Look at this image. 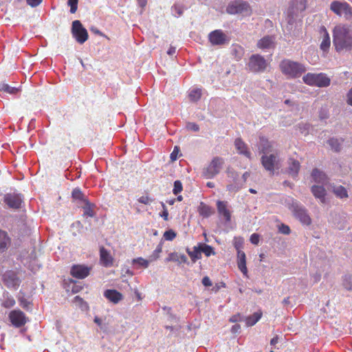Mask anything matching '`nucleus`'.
Masks as SVG:
<instances>
[{"label":"nucleus","instance_id":"obj_50","mask_svg":"<svg viewBox=\"0 0 352 352\" xmlns=\"http://www.w3.org/2000/svg\"><path fill=\"white\" fill-rule=\"evenodd\" d=\"M278 230L280 233L284 234H289L290 233L289 227L285 224H281L278 228Z\"/></svg>","mask_w":352,"mask_h":352},{"label":"nucleus","instance_id":"obj_13","mask_svg":"<svg viewBox=\"0 0 352 352\" xmlns=\"http://www.w3.org/2000/svg\"><path fill=\"white\" fill-rule=\"evenodd\" d=\"M9 318L12 324L16 327H20L24 325L27 322V318L20 310H13L9 314Z\"/></svg>","mask_w":352,"mask_h":352},{"label":"nucleus","instance_id":"obj_12","mask_svg":"<svg viewBox=\"0 0 352 352\" xmlns=\"http://www.w3.org/2000/svg\"><path fill=\"white\" fill-rule=\"evenodd\" d=\"M208 40L212 45H223L229 43L230 38L221 30H215L208 34Z\"/></svg>","mask_w":352,"mask_h":352},{"label":"nucleus","instance_id":"obj_26","mask_svg":"<svg viewBox=\"0 0 352 352\" xmlns=\"http://www.w3.org/2000/svg\"><path fill=\"white\" fill-rule=\"evenodd\" d=\"M166 261H173L178 264L187 263L188 258L184 254H179L178 252H172L168 254V257L166 258Z\"/></svg>","mask_w":352,"mask_h":352},{"label":"nucleus","instance_id":"obj_47","mask_svg":"<svg viewBox=\"0 0 352 352\" xmlns=\"http://www.w3.org/2000/svg\"><path fill=\"white\" fill-rule=\"evenodd\" d=\"M78 0H68V5L70 6V12L75 13L78 8Z\"/></svg>","mask_w":352,"mask_h":352},{"label":"nucleus","instance_id":"obj_10","mask_svg":"<svg viewBox=\"0 0 352 352\" xmlns=\"http://www.w3.org/2000/svg\"><path fill=\"white\" fill-rule=\"evenodd\" d=\"M72 34L76 41L80 44L84 43L88 39L87 31L78 20L73 21Z\"/></svg>","mask_w":352,"mask_h":352},{"label":"nucleus","instance_id":"obj_54","mask_svg":"<svg viewBox=\"0 0 352 352\" xmlns=\"http://www.w3.org/2000/svg\"><path fill=\"white\" fill-rule=\"evenodd\" d=\"M27 3L32 8L38 6L43 0H26Z\"/></svg>","mask_w":352,"mask_h":352},{"label":"nucleus","instance_id":"obj_2","mask_svg":"<svg viewBox=\"0 0 352 352\" xmlns=\"http://www.w3.org/2000/svg\"><path fill=\"white\" fill-rule=\"evenodd\" d=\"M333 45L338 53L352 50V28L347 24L339 23L333 30Z\"/></svg>","mask_w":352,"mask_h":352},{"label":"nucleus","instance_id":"obj_40","mask_svg":"<svg viewBox=\"0 0 352 352\" xmlns=\"http://www.w3.org/2000/svg\"><path fill=\"white\" fill-rule=\"evenodd\" d=\"M172 14L175 17L180 16L184 12V8L179 4H175L171 8Z\"/></svg>","mask_w":352,"mask_h":352},{"label":"nucleus","instance_id":"obj_48","mask_svg":"<svg viewBox=\"0 0 352 352\" xmlns=\"http://www.w3.org/2000/svg\"><path fill=\"white\" fill-rule=\"evenodd\" d=\"M15 304V300L12 297H8L3 302V306L6 307V308H9V307H11L12 306H14Z\"/></svg>","mask_w":352,"mask_h":352},{"label":"nucleus","instance_id":"obj_52","mask_svg":"<svg viewBox=\"0 0 352 352\" xmlns=\"http://www.w3.org/2000/svg\"><path fill=\"white\" fill-rule=\"evenodd\" d=\"M19 300L20 305L23 308L27 309H29L30 302L28 300L25 299L23 297H19Z\"/></svg>","mask_w":352,"mask_h":352},{"label":"nucleus","instance_id":"obj_17","mask_svg":"<svg viewBox=\"0 0 352 352\" xmlns=\"http://www.w3.org/2000/svg\"><path fill=\"white\" fill-rule=\"evenodd\" d=\"M258 48L265 50L274 47V38L271 36H265L258 41L256 44Z\"/></svg>","mask_w":352,"mask_h":352},{"label":"nucleus","instance_id":"obj_58","mask_svg":"<svg viewBox=\"0 0 352 352\" xmlns=\"http://www.w3.org/2000/svg\"><path fill=\"white\" fill-rule=\"evenodd\" d=\"M346 103L349 105L352 106V87L346 94Z\"/></svg>","mask_w":352,"mask_h":352},{"label":"nucleus","instance_id":"obj_44","mask_svg":"<svg viewBox=\"0 0 352 352\" xmlns=\"http://www.w3.org/2000/svg\"><path fill=\"white\" fill-rule=\"evenodd\" d=\"M85 205L83 206L84 208V215L92 217L94 216V212L91 208V206L88 201H85L84 203Z\"/></svg>","mask_w":352,"mask_h":352},{"label":"nucleus","instance_id":"obj_61","mask_svg":"<svg viewBox=\"0 0 352 352\" xmlns=\"http://www.w3.org/2000/svg\"><path fill=\"white\" fill-rule=\"evenodd\" d=\"M240 325L239 324H234L232 327V329H231V331L233 333H236L239 331V329H240Z\"/></svg>","mask_w":352,"mask_h":352},{"label":"nucleus","instance_id":"obj_42","mask_svg":"<svg viewBox=\"0 0 352 352\" xmlns=\"http://www.w3.org/2000/svg\"><path fill=\"white\" fill-rule=\"evenodd\" d=\"M329 145L335 151H339L341 148V144L339 140L336 138H331L328 141Z\"/></svg>","mask_w":352,"mask_h":352},{"label":"nucleus","instance_id":"obj_43","mask_svg":"<svg viewBox=\"0 0 352 352\" xmlns=\"http://www.w3.org/2000/svg\"><path fill=\"white\" fill-rule=\"evenodd\" d=\"M76 306H78L82 310H85L88 308L87 304L78 296H76L73 300Z\"/></svg>","mask_w":352,"mask_h":352},{"label":"nucleus","instance_id":"obj_49","mask_svg":"<svg viewBox=\"0 0 352 352\" xmlns=\"http://www.w3.org/2000/svg\"><path fill=\"white\" fill-rule=\"evenodd\" d=\"M182 190V184L180 181L177 180L174 182L173 193L177 195Z\"/></svg>","mask_w":352,"mask_h":352},{"label":"nucleus","instance_id":"obj_63","mask_svg":"<svg viewBox=\"0 0 352 352\" xmlns=\"http://www.w3.org/2000/svg\"><path fill=\"white\" fill-rule=\"evenodd\" d=\"M175 52H176V49H175V47H170L168 49V50L167 53H168V54H169V55H173V54H174L175 53Z\"/></svg>","mask_w":352,"mask_h":352},{"label":"nucleus","instance_id":"obj_39","mask_svg":"<svg viewBox=\"0 0 352 352\" xmlns=\"http://www.w3.org/2000/svg\"><path fill=\"white\" fill-rule=\"evenodd\" d=\"M0 91L8 93L10 94H15L18 89L15 87H12L8 84L1 83L0 85Z\"/></svg>","mask_w":352,"mask_h":352},{"label":"nucleus","instance_id":"obj_45","mask_svg":"<svg viewBox=\"0 0 352 352\" xmlns=\"http://www.w3.org/2000/svg\"><path fill=\"white\" fill-rule=\"evenodd\" d=\"M343 287L347 290H352V278L350 276H345L342 280Z\"/></svg>","mask_w":352,"mask_h":352},{"label":"nucleus","instance_id":"obj_6","mask_svg":"<svg viewBox=\"0 0 352 352\" xmlns=\"http://www.w3.org/2000/svg\"><path fill=\"white\" fill-rule=\"evenodd\" d=\"M330 10L344 20L352 21V7L345 1H333L330 4Z\"/></svg>","mask_w":352,"mask_h":352},{"label":"nucleus","instance_id":"obj_22","mask_svg":"<svg viewBox=\"0 0 352 352\" xmlns=\"http://www.w3.org/2000/svg\"><path fill=\"white\" fill-rule=\"evenodd\" d=\"M100 263L104 267H110L113 265V258L110 252L105 248H101L100 250Z\"/></svg>","mask_w":352,"mask_h":352},{"label":"nucleus","instance_id":"obj_27","mask_svg":"<svg viewBox=\"0 0 352 352\" xmlns=\"http://www.w3.org/2000/svg\"><path fill=\"white\" fill-rule=\"evenodd\" d=\"M217 206L219 213L224 217L226 221H230L231 216L229 210L227 209L226 202L218 201Z\"/></svg>","mask_w":352,"mask_h":352},{"label":"nucleus","instance_id":"obj_19","mask_svg":"<svg viewBox=\"0 0 352 352\" xmlns=\"http://www.w3.org/2000/svg\"><path fill=\"white\" fill-rule=\"evenodd\" d=\"M237 265L239 270L245 277H248V269L246 267V256L244 252L238 250L237 252Z\"/></svg>","mask_w":352,"mask_h":352},{"label":"nucleus","instance_id":"obj_21","mask_svg":"<svg viewBox=\"0 0 352 352\" xmlns=\"http://www.w3.org/2000/svg\"><path fill=\"white\" fill-rule=\"evenodd\" d=\"M234 146L238 153L244 155L248 159H251V153L248 150L246 144L240 138H237L234 141Z\"/></svg>","mask_w":352,"mask_h":352},{"label":"nucleus","instance_id":"obj_31","mask_svg":"<svg viewBox=\"0 0 352 352\" xmlns=\"http://www.w3.org/2000/svg\"><path fill=\"white\" fill-rule=\"evenodd\" d=\"M198 211L199 214L204 217H208L212 214L211 208L203 202H201L199 206Z\"/></svg>","mask_w":352,"mask_h":352},{"label":"nucleus","instance_id":"obj_64","mask_svg":"<svg viewBox=\"0 0 352 352\" xmlns=\"http://www.w3.org/2000/svg\"><path fill=\"white\" fill-rule=\"evenodd\" d=\"M94 322L96 323L98 326H101L102 324V320L98 317H95L94 318Z\"/></svg>","mask_w":352,"mask_h":352},{"label":"nucleus","instance_id":"obj_25","mask_svg":"<svg viewBox=\"0 0 352 352\" xmlns=\"http://www.w3.org/2000/svg\"><path fill=\"white\" fill-rule=\"evenodd\" d=\"M321 34L322 35V41L320 43V49L324 52H326L329 49V47L331 45V40L329 33L327 32V30L324 28H322L321 29Z\"/></svg>","mask_w":352,"mask_h":352},{"label":"nucleus","instance_id":"obj_51","mask_svg":"<svg viewBox=\"0 0 352 352\" xmlns=\"http://www.w3.org/2000/svg\"><path fill=\"white\" fill-rule=\"evenodd\" d=\"M186 128H187V129L193 131H198L199 129V126L194 122H188L186 124Z\"/></svg>","mask_w":352,"mask_h":352},{"label":"nucleus","instance_id":"obj_18","mask_svg":"<svg viewBox=\"0 0 352 352\" xmlns=\"http://www.w3.org/2000/svg\"><path fill=\"white\" fill-rule=\"evenodd\" d=\"M249 175H250L248 172L244 173L241 176L239 175V182H236V184L235 186H234L233 184H228L226 187L227 190L231 193H235L239 191L246 182Z\"/></svg>","mask_w":352,"mask_h":352},{"label":"nucleus","instance_id":"obj_11","mask_svg":"<svg viewBox=\"0 0 352 352\" xmlns=\"http://www.w3.org/2000/svg\"><path fill=\"white\" fill-rule=\"evenodd\" d=\"M228 13L230 14H241L248 15L251 12L250 6L243 1H236L230 3L226 9Z\"/></svg>","mask_w":352,"mask_h":352},{"label":"nucleus","instance_id":"obj_15","mask_svg":"<svg viewBox=\"0 0 352 352\" xmlns=\"http://www.w3.org/2000/svg\"><path fill=\"white\" fill-rule=\"evenodd\" d=\"M90 268L80 265H74L71 269V274L78 278H85L89 274Z\"/></svg>","mask_w":352,"mask_h":352},{"label":"nucleus","instance_id":"obj_57","mask_svg":"<svg viewBox=\"0 0 352 352\" xmlns=\"http://www.w3.org/2000/svg\"><path fill=\"white\" fill-rule=\"evenodd\" d=\"M178 152H179V148L177 146H175L174 148L173 151L170 153V156L172 161H175L177 160Z\"/></svg>","mask_w":352,"mask_h":352},{"label":"nucleus","instance_id":"obj_38","mask_svg":"<svg viewBox=\"0 0 352 352\" xmlns=\"http://www.w3.org/2000/svg\"><path fill=\"white\" fill-rule=\"evenodd\" d=\"M201 96V90L200 89H193L189 93V98L191 101L196 102Z\"/></svg>","mask_w":352,"mask_h":352},{"label":"nucleus","instance_id":"obj_14","mask_svg":"<svg viewBox=\"0 0 352 352\" xmlns=\"http://www.w3.org/2000/svg\"><path fill=\"white\" fill-rule=\"evenodd\" d=\"M4 201L10 208H19L22 203V198L20 195L7 194Z\"/></svg>","mask_w":352,"mask_h":352},{"label":"nucleus","instance_id":"obj_35","mask_svg":"<svg viewBox=\"0 0 352 352\" xmlns=\"http://www.w3.org/2000/svg\"><path fill=\"white\" fill-rule=\"evenodd\" d=\"M163 240L162 239L155 250L150 255L149 258L151 261H156L159 257L160 253L162 252Z\"/></svg>","mask_w":352,"mask_h":352},{"label":"nucleus","instance_id":"obj_7","mask_svg":"<svg viewBox=\"0 0 352 352\" xmlns=\"http://www.w3.org/2000/svg\"><path fill=\"white\" fill-rule=\"evenodd\" d=\"M224 162L221 157H216L204 168L203 175L206 179L214 178L221 170Z\"/></svg>","mask_w":352,"mask_h":352},{"label":"nucleus","instance_id":"obj_56","mask_svg":"<svg viewBox=\"0 0 352 352\" xmlns=\"http://www.w3.org/2000/svg\"><path fill=\"white\" fill-rule=\"evenodd\" d=\"M138 201H139V202L146 204V205L150 204L151 201V199L148 197H146V196H142V197H140Z\"/></svg>","mask_w":352,"mask_h":352},{"label":"nucleus","instance_id":"obj_62","mask_svg":"<svg viewBox=\"0 0 352 352\" xmlns=\"http://www.w3.org/2000/svg\"><path fill=\"white\" fill-rule=\"evenodd\" d=\"M138 1V5L141 7V8H144L147 3V0H137Z\"/></svg>","mask_w":352,"mask_h":352},{"label":"nucleus","instance_id":"obj_55","mask_svg":"<svg viewBox=\"0 0 352 352\" xmlns=\"http://www.w3.org/2000/svg\"><path fill=\"white\" fill-rule=\"evenodd\" d=\"M250 241L252 243L256 245L259 242V236L257 234H252L250 236Z\"/></svg>","mask_w":352,"mask_h":352},{"label":"nucleus","instance_id":"obj_24","mask_svg":"<svg viewBox=\"0 0 352 352\" xmlns=\"http://www.w3.org/2000/svg\"><path fill=\"white\" fill-rule=\"evenodd\" d=\"M10 238L7 232L0 229V253L4 252L10 245Z\"/></svg>","mask_w":352,"mask_h":352},{"label":"nucleus","instance_id":"obj_5","mask_svg":"<svg viewBox=\"0 0 352 352\" xmlns=\"http://www.w3.org/2000/svg\"><path fill=\"white\" fill-rule=\"evenodd\" d=\"M302 80L309 86L318 87H327L331 83V79L324 73H308L302 77Z\"/></svg>","mask_w":352,"mask_h":352},{"label":"nucleus","instance_id":"obj_32","mask_svg":"<svg viewBox=\"0 0 352 352\" xmlns=\"http://www.w3.org/2000/svg\"><path fill=\"white\" fill-rule=\"evenodd\" d=\"M151 262V261H150L149 258H148V259H144L142 257H138V258H134L132 261V263L133 265H137L138 267H144V268H147Z\"/></svg>","mask_w":352,"mask_h":352},{"label":"nucleus","instance_id":"obj_9","mask_svg":"<svg viewBox=\"0 0 352 352\" xmlns=\"http://www.w3.org/2000/svg\"><path fill=\"white\" fill-rule=\"evenodd\" d=\"M306 8L305 0H293L287 10V21L289 25H292L299 12Z\"/></svg>","mask_w":352,"mask_h":352},{"label":"nucleus","instance_id":"obj_46","mask_svg":"<svg viewBox=\"0 0 352 352\" xmlns=\"http://www.w3.org/2000/svg\"><path fill=\"white\" fill-rule=\"evenodd\" d=\"M177 236V234L173 230H168L164 233L163 237L166 241H173Z\"/></svg>","mask_w":352,"mask_h":352},{"label":"nucleus","instance_id":"obj_4","mask_svg":"<svg viewBox=\"0 0 352 352\" xmlns=\"http://www.w3.org/2000/svg\"><path fill=\"white\" fill-rule=\"evenodd\" d=\"M280 68L284 74L291 78L298 77L306 70L302 65L288 59L280 63Z\"/></svg>","mask_w":352,"mask_h":352},{"label":"nucleus","instance_id":"obj_34","mask_svg":"<svg viewBox=\"0 0 352 352\" xmlns=\"http://www.w3.org/2000/svg\"><path fill=\"white\" fill-rule=\"evenodd\" d=\"M201 253H204L206 256H210V255H214L215 254L213 248L205 243H199Z\"/></svg>","mask_w":352,"mask_h":352},{"label":"nucleus","instance_id":"obj_30","mask_svg":"<svg viewBox=\"0 0 352 352\" xmlns=\"http://www.w3.org/2000/svg\"><path fill=\"white\" fill-rule=\"evenodd\" d=\"M187 253L191 258L192 262H195L197 260L200 259L201 257V253L199 243L197 245L193 247L192 250H190L188 248L186 250Z\"/></svg>","mask_w":352,"mask_h":352},{"label":"nucleus","instance_id":"obj_36","mask_svg":"<svg viewBox=\"0 0 352 352\" xmlns=\"http://www.w3.org/2000/svg\"><path fill=\"white\" fill-rule=\"evenodd\" d=\"M228 184H233L234 186L236 184V182H239V175L232 170L228 169Z\"/></svg>","mask_w":352,"mask_h":352},{"label":"nucleus","instance_id":"obj_28","mask_svg":"<svg viewBox=\"0 0 352 352\" xmlns=\"http://www.w3.org/2000/svg\"><path fill=\"white\" fill-rule=\"evenodd\" d=\"M311 192L316 198L320 199V201L322 203L324 202L326 192H325V190H324V187L322 185L321 186H317V185L313 186L311 187Z\"/></svg>","mask_w":352,"mask_h":352},{"label":"nucleus","instance_id":"obj_29","mask_svg":"<svg viewBox=\"0 0 352 352\" xmlns=\"http://www.w3.org/2000/svg\"><path fill=\"white\" fill-rule=\"evenodd\" d=\"M288 163H289V166H288L289 174L293 177H296L298 173L300 166L299 162L296 160H294V159H289Z\"/></svg>","mask_w":352,"mask_h":352},{"label":"nucleus","instance_id":"obj_20","mask_svg":"<svg viewBox=\"0 0 352 352\" xmlns=\"http://www.w3.org/2000/svg\"><path fill=\"white\" fill-rule=\"evenodd\" d=\"M104 296L109 301L114 304L118 303L123 298L122 294L115 289H107L104 292Z\"/></svg>","mask_w":352,"mask_h":352},{"label":"nucleus","instance_id":"obj_59","mask_svg":"<svg viewBox=\"0 0 352 352\" xmlns=\"http://www.w3.org/2000/svg\"><path fill=\"white\" fill-rule=\"evenodd\" d=\"M202 284L204 286L208 287L212 285V282L208 276H205L202 279Z\"/></svg>","mask_w":352,"mask_h":352},{"label":"nucleus","instance_id":"obj_3","mask_svg":"<svg viewBox=\"0 0 352 352\" xmlns=\"http://www.w3.org/2000/svg\"><path fill=\"white\" fill-rule=\"evenodd\" d=\"M287 206L293 212L296 218H297L302 224L306 226L311 224V219L309 216L307 210L298 201L293 199H289L287 200Z\"/></svg>","mask_w":352,"mask_h":352},{"label":"nucleus","instance_id":"obj_33","mask_svg":"<svg viewBox=\"0 0 352 352\" xmlns=\"http://www.w3.org/2000/svg\"><path fill=\"white\" fill-rule=\"evenodd\" d=\"M333 191L335 195L340 198H346L348 197L346 190L342 186H333Z\"/></svg>","mask_w":352,"mask_h":352},{"label":"nucleus","instance_id":"obj_16","mask_svg":"<svg viewBox=\"0 0 352 352\" xmlns=\"http://www.w3.org/2000/svg\"><path fill=\"white\" fill-rule=\"evenodd\" d=\"M5 284L10 288H15L20 284V280L13 272H8L3 275Z\"/></svg>","mask_w":352,"mask_h":352},{"label":"nucleus","instance_id":"obj_1","mask_svg":"<svg viewBox=\"0 0 352 352\" xmlns=\"http://www.w3.org/2000/svg\"><path fill=\"white\" fill-rule=\"evenodd\" d=\"M260 148L263 153L261 163L265 169L271 175L274 174L275 170L282 167L283 160L279 152L274 146V144L267 139H260Z\"/></svg>","mask_w":352,"mask_h":352},{"label":"nucleus","instance_id":"obj_8","mask_svg":"<svg viewBox=\"0 0 352 352\" xmlns=\"http://www.w3.org/2000/svg\"><path fill=\"white\" fill-rule=\"evenodd\" d=\"M269 63L260 54H253L250 56L248 67L255 73L263 72L267 67Z\"/></svg>","mask_w":352,"mask_h":352},{"label":"nucleus","instance_id":"obj_60","mask_svg":"<svg viewBox=\"0 0 352 352\" xmlns=\"http://www.w3.org/2000/svg\"><path fill=\"white\" fill-rule=\"evenodd\" d=\"M162 206L164 208V211L161 216L164 218V220L166 221V220H168V213L167 210L165 208L164 204H162Z\"/></svg>","mask_w":352,"mask_h":352},{"label":"nucleus","instance_id":"obj_37","mask_svg":"<svg viewBox=\"0 0 352 352\" xmlns=\"http://www.w3.org/2000/svg\"><path fill=\"white\" fill-rule=\"evenodd\" d=\"M261 317V313H254L252 316L246 318V324L250 327L254 325L260 320Z\"/></svg>","mask_w":352,"mask_h":352},{"label":"nucleus","instance_id":"obj_23","mask_svg":"<svg viewBox=\"0 0 352 352\" xmlns=\"http://www.w3.org/2000/svg\"><path fill=\"white\" fill-rule=\"evenodd\" d=\"M311 178L314 182L324 185L327 182V177L324 173L318 168H314L311 173Z\"/></svg>","mask_w":352,"mask_h":352},{"label":"nucleus","instance_id":"obj_41","mask_svg":"<svg viewBox=\"0 0 352 352\" xmlns=\"http://www.w3.org/2000/svg\"><path fill=\"white\" fill-rule=\"evenodd\" d=\"M72 197L74 199L82 201L83 203H85V201H87L79 188L74 189L72 192Z\"/></svg>","mask_w":352,"mask_h":352},{"label":"nucleus","instance_id":"obj_53","mask_svg":"<svg viewBox=\"0 0 352 352\" xmlns=\"http://www.w3.org/2000/svg\"><path fill=\"white\" fill-rule=\"evenodd\" d=\"M234 245L235 248L236 249L237 251L240 250V248H241L242 243H243L242 239L234 238Z\"/></svg>","mask_w":352,"mask_h":352}]
</instances>
